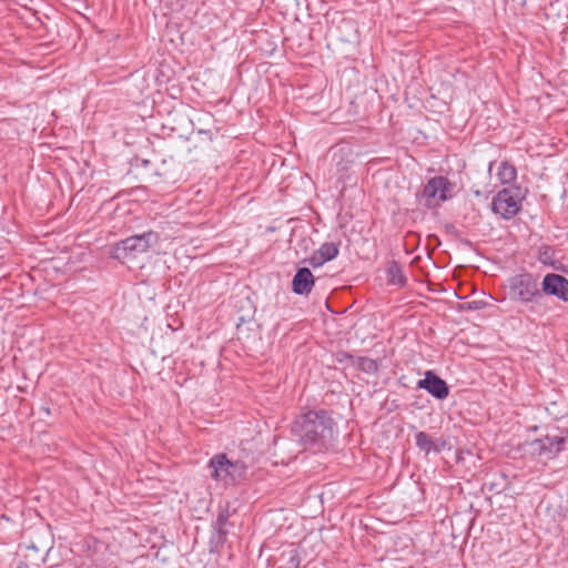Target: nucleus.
I'll return each instance as SVG.
<instances>
[{
    "instance_id": "nucleus-1",
    "label": "nucleus",
    "mask_w": 568,
    "mask_h": 568,
    "mask_svg": "<svg viewBox=\"0 0 568 568\" xmlns=\"http://www.w3.org/2000/svg\"><path fill=\"white\" fill-rule=\"evenodd\" d=\"M292 434L305 449L322 452L333 445L337 427L326 410H308L294 420Z\"/></svg>"
},
{
    "instance_id": "nucleus-2",
    "label": "nucleus",
    "mask_w": 568,
    "mask_h": 568,
    "mask_svg": "<svg viewBox=\"0 0 568 568\" xmlns=\"http://www.w3.org/2000/svg\"><path fill=\"white\" fill-rule=\"evenodd\" d=\"M160 234L154 231H148L142 234L129 236L115 244L114 256L116 258L136 257L146 253L150 248L158 245Z\"/></svg>"
},
{
    "instance_id": "nucleus-3",
    "label": "nucleus",
    "mask_w": 568,
    "mask_h": 568,
    "mask_svg": "<svg viewBox=\"0 0 568 568\" xmlns=\"http://www.w3.org/2000/svg\"><path fill=\"white\" fill-rule=\"evenodd\" d=\"M211 477L225 485L234 484L246 475L247 467L242 462H231L225 454L213 456L209 463Z\"/></svg>"
},
{
    "instance_id": "nucleus-4",
    "label": "nucleus",
    "mask_w": 568,
    "mask_h": 568,
    "mask_svg": "<svg viewBox=\"0 0 568 568\" xmlns=\"http://www.w3.org/2000/svg\"><path fill=\"white\" fill-rule=\"evenodd\" d=\"M509 297L520 303H530L542 297L538 278L531 273H521L509 280Z\"/></svg>"
},
{
    "instance_id": "nucleus-5",
    "label": "nucleus",
    "mask_w": 568,
    "mask_h": 568,
    "mask_svg": "<svg viewBox=\"0 0 568 568\" xmlns=\"http://www.w3.org/2000/svg\"><path fill=\"white\" fill-rule=\"evenodd\" d=\"M566 439L558 435H546L544 437L526 442L525 450L532 457L547 462L554 459L562 449Z\"/></svg>"
},
{
    "instance_id": "nucleus-6",
    "label": "nucleus",
    "mask_w": 568,
    "mask_h": 568,
    "mask_svg": "<svg viewBox=\"0 0 568 568\" xmlns=\"http://www.w3.org/2000/svg\"><path fill=\"white\" fill-rule=\"evenodd\" d=\"M452 189L453 183L446 176H434L424 185L420 199L427 209H435L449 199Z\"/></svg>"
},
{
    "instance_id": "nucleus-7",
    "label": "nucleus",
    "mask_w": 568,
    "mask_h": 568,
    "mask_svg": "<svg viewBox=\"0 0 568 568\" xmlns=\"http://www.w3.org/2000/svg\"><path fill=\"white\" fill-rule=\"evenodd\" d=\"M521 207V200L514 194L511 189L500 190L491 202L494 213L499 214L505 220H510L518 214Z\"/></svg>"
},
{
    "instance_id": "nucleus-8",
    "label": "nucleus",
    "mask_w": 568,
    "mask_h": 568,
    "mask_svg": "<svg viewBox=\"0 0 568 568\" xmlns=\"http://www.w3.org/2000/svg\"><path fill=\"white\" fill-rule=\"evenodd\" d=\"M542 288L547 295H554L562 302L568 301V280L562 275L549 273L542 280Z\"/></svg>"
},
{
    "instance_id": "nucleus-9",
    "label": "nucleus",
    "mask_w": 568,
    "mask_h": 568,
    "mask_svg": "<svg viewBox=\"0 0 568 568\" xmlns=\"http://www.w3.org/2000/svg\"><path fill=\"white\" fill-rule=\"evenodd\" d=\"M417 388L426 389L437 399H444L449 394L447 383L438 377L433 371H427L425 373V378L417 382Z\"/></svg>"
},
{
    "instance_id": "nucleus-10",
    "label": "nucleus",
    "mask_w": 568,
    "mask_h": 568,
    "mask_svg": "<svg viewBox=\"0 0 568 568\" xmlns=\"http://www.w3.org/2000/svg\"><path fill=\"white\" fill-rule=\"evenodd\" d=\"M315 284L313 273L307 267L297 270L292 280V291L297 295H308Z\"/></svg>"
},
{
    "instance_id": "nucleus-11",
    "label": "nucleus",
    "mask_w": 568,
    "mask_h": 568,
    "mask_svg": "<svg viewBox=\"0 0 568 568\" xmlns=\"http://www.w3.org/2000/svg\"><path fill=\"white\" fill-rule=\"evenodd\" d=\"M386 274L388 284L398 287L406 286L407 277L404 274L403 265L399 262L395 260L389 261L387 264Z\"/></svg>"
},
{
    "instance_id": "nucleus-12",
    "label": "nucleus",
    "mask_w": 568,
    "mask_h": 568,
    "mask_svg": "<svg viewBox=\"0 0 568 568\" xmlns=\"http://www.w3.org/2000/svg\"><path fill=\"white\" fill-rule=\"evenodd\" d=\"M415 442H416V446L420 450L425 452L426 454L430 453L432 450L439 453L444 448V446H445V442H442L440 444H437L425 432H418L415 435Z\"/></svg>"
},
{
    "instance_id": "nucleus-13",
    "label": "nucleus",
    "mask_w": 568,
    "mask_h": 568,
    "mask_svg": "<svg viewBox=\"0 0 568 568\" xmlns=\"http://www.w3.org/2000/svg\"><path fill=\"white\" fill-rule=\"evenodd\" d=\"M497 178L501 184H510L517 179V170L509 161H501L498 170Z\"/></svg>"
},
{
    "instance_id": "nucleus-14",
    "label": "nucleus",
    "mask_w": 568,
    "mask_h": 568,
    "mask_svg": "<svg viewBox=\"0 0 568 568\" xmlns=\"http://www.w3.org/2000/svg\"><path fill=\"white\" fill-rule=\"evenodd\" d=\"M354 366H356L362 372L371 375H374L378 372L377 362L366 356L356 357Z\"/></svg>"
},
{
    "instance_id": "nucleus-15",
    "label": "nucleus",
    "mask_w": 568,
    "mask_h": 568,
    "mask_svg": "<svg viewBox=\"0 0 568 568\" xmlns=\"http://www.w3.org/2000/svg\"><path fill=\"white\" fill-rule=\"evenodd\" d=\"M317 252L321 254L326 262L334 260L339 252L338 245L334 242H325L323 243Z\"/></svg>"
},
{
    "instance_id": "nucleus-16",
    "label": "nucleus",
    "mask_w": 568,
    "mask_h": 568,
    "mask_svg": "<svg viewBox=\"0 0 568 568\" xmlns=\"http://www.w3.org/2000/svg\"><path fill=\"white\" fill-rule=\"evenodd\" d=\"M229 517H230V514H229L227 509H222L217 514V517L215 520V526L221 535H226V530L224 529V527L229 521Z\"/></svg>"
},
{
    "instance_id": "nucleus-17",
    "label": "nucleus",
    "mask_w": 568,
    "mask_h": 568,
    "mask_svg": "<svg viewBox=\"0 0 568 568\" xmlns=\"http://www.w3.org/2000/svg\"><path fill=\"white\" fill-rule=\"evenodd\" d=\"M554 257V250L551 246H542L539 250V261L544 264H551Z\"/></svg>"
},
{
    "instance_id": "nucleus-18",
    "label": "nucleus",
    "mask_w": 568,
    "mask_h": 568,
    "mask_svg": "<svg viewBox=\"0 0 568 568\" xmlns=\"http://www.w3.org/2000/svg\"><path fill=\"white\" fill-rule=\"evenodd\" d=\"M335 359L339 364H355L356 357L345 351H338L335 353Z\"/></svg>"
},
{
    "instance_id": "nucleus-19",
    "label": "nucleus",
    "mask_w": 568,
    "mask_h": 568,
    "mask_svg": "<svg viewBox=\"0 0 568 568\" xmlns=\"http://www.w3.org/2000/svg\"><path fill=\"white\" fill-rule=\"evenodd\" d=\"M305 262H307L308 265H311L314 268L320 267L324 263H326L325 258H323L317 251H315L307 260H305Z\"/></svg>"
},
{
    "instance_id": "nucleus-20",
    "label": "nucleus",
    "mask_w": 568,
    "mask_h": 568,
    "mask_svg": "<svg viewBox=\"0 0 568 568\" xmlns=\"http://www.w3.org/2000/svg\"><path fill=\"white\" fill-rule=\"evenodd\" d=\"M300 567V557L297 552H294L290 558V568H298Z\"/></svg>"
},
{
    "instance_id": "nucleus-21",
    "label": "nucleus",
    "mask_w": 568,
    "mask_h": 568,
    "mask_svg": "<svg viewBox=\"0 0 568 568\" xmlns=\"http://www.w3.org/2000/svg\"><path fill=\"white\" fill-rule=\"evenodd\" d=\"M338 171H346L348 169L347 163L343 164L341 162H337Z\"/></svg>"
},
{
    "instance_id": "nucleus-22",
    "label": "nucleus",
    "mask_w": 568,
    "mask_h": 568,
    "mask_svg": "<svg viewBox=\"0 0 568 568\" xmlns=\"http://www.w3.org/2000/svg\"><path fill=\"white\" fill-rule=\"evenodd\" d=\"M17 568H29V566H28V564H27V562H24V561H20V562L18 564V567H17Z\"/></svg>"
},
{
    "instance_id": "nucleus-23",
    "label": "nucleus",
    "mask_w": 568,
    "mask_h": 568,
    "mask_svg": "<svg viewBox=\"0 0 568 568\" xmlns=\"http://www.w3.org/2000/svg\"><path fill=\"white\" fill-rule=\"evenodd\" d=\"M494 162L489 163L488 171L490 172L493 170Z\"/></svg>"
}]
</instances>
